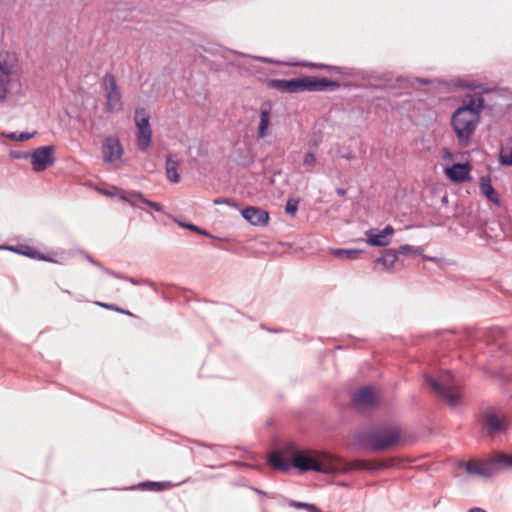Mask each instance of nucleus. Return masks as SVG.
Here are the masks:
<instances>
[{
  "label": "nucleus",
  "mask_w": 512,
  "mask_h": 512,
  "mask_svg": "<svg viewBox=\"0 0 512 512\" xmlns=\"http://www.w3.org/2000/svg\"><path fill=\"white\" fill-rule=\"evenodd\" d=\"M303 65L313 67V68L325 69L330 73H339L340 72V69L335 66H327V65L315 64V63H303Z\"/></svg>",
  "instance_id": "30"
},
{
  "label": "nucleus",
  "mask_w": 512,
  "mask_h": 512,
  "mask_svg": "<svg viewBox=\"0 0 512 512\" xmlns=\"http://www.w3.org/2000/svg\"><path fill=\"white\" fill-rule=\"evenodd\" d=\"M289 505L298 509L305 508L309 512H321L315 505L309 503L291 501Z\"/></svg>",
  "instance_id": "28"
},
{
  "label": "nucleus",
  "mask_w": 512,
  "mask_h": 512,
  "mask_svg": "<svg viewBox=\"0 0 512 512\" xmlns=\"http://www.w3.org/2000/svg\"><path fill=\"white\" fill-rule=\"evenodd\" d=\"M331 253L341 259H356L359 255V251L356 249H333Z\"/></svg>",
  "instance_id": "23"
},
{
  "label": "nucleus",
  "mask_w": 512,
  "mask_h": 512,
  "mask_svg": "<svg viewBox=\"0 0 512 512\" xmlns=\"http://www.w3.org/2000/svg\"><path fill=\"white\" fill-rule=\"evenodd\" d=\"M468 512H486V511L482 508L474 507V508H471L470 510H468Z\"/></svg>",
  "instance_id": "40"
},
{
  "label": "nucleus",
  "mask_w": 512,
  "mask_h": 512,
  "mask_svg": "<svg viewBox=\"0 0 512 512\" xmlns=\"http://www.w3.org/2000/svg\"><path fill=\"white\" fill-rule=\"evenodd\" d=\"M298 209V202L295 200H289L286 203L285 211L288 214L294 215Z\"/></svg>",
  "instance_id": "32"
},
{
  "label": "nucleus",
  "mask_w": 512,
  "mask_h": 512,
  "mask_svg": "<svg viewBox=\"0 0 512 512\" xmlns=\"http://www.w3.org/2000/svg\"><path fill=\"white\" fill-rule=\"evenodd\" d=\"M168 485L169 484L165 482H143L139 487L145 490L160 491Z\"/></svg>",
  "instance_id": "26"
},
{
  "label": "nucleus",
  "mask_w": 512,
  "mask_h": 512,
  "mask_svg": "<svg viewBox=\"0 0 512 512\" xmlns=\"http://www.w3.org/2000/svg\"><path fill=\"white\" fill-rule=\"evenodd\" d=\"M136 126L137 146L141 151H146L152 139V129L149 123V115L144 109H137L134 115Z\"/></svg>",
  "instance_id": "9"
},
{
  "label": "nucleus",
  "mask_w": 512,
  "mask_h": 512,
  "mask_svg": "<svg viewBox=\"0 0 512 512\" xmlns=\"http://www.w3.org/2000/svg\"><path fill=\"white\" fill-rule=\"evenodd\" d=\"M483 427L491 436L500 435L507 429V420L500 413L488 411L483 417Z\"/></svg>",
  "instance_id": "13"
},
{
  "label": "nucleus",
  "mask_w": 512,
  "mask_h": 512,
  "mask_svg": "<svg viewBox=\"0 0 512 512\" xmlns=\"http://www.w3.org/2000/svg\"><path fill=\"white\" fill-rule=\"evenodd\" d=\"M431 388L450 406H456L461 397L460 383L446 371L441 372L437 378L425 377Z\"/></svg>",
  "instance_id": "6"
},
{
  "label": "nucleus",
  "mask_w": 512,
  "mask_h": 512,
  "mask_svg": "<svg viewBox=\"0 0 512 512\" xmlns=\"http://www.w3.org/2000/svg\"><path fill=\"white\" fill-rule=\"evenodd\" d=\"M138 202H141V201L139 199H137V198L132 197L131 199H129V203L128 204H130L134 208H138L139 207L138 206Z\"/></svg>",
  "instance_id": "38"
},
{
  "label": "nucleus",
  "mask_w": 512,
  "mask_h": 512,
  "mask_svg": "<svg viewBox=\"0 0 512 512\" xmlns=\"http://www.w3.org/2000/svg\"><path fill=\"white\" fill-rule=\"evenodd\" d=\"M301 165L306 172L313 170L317 165V155L314 150L310 149L304 154Z\"/></svg>",
  "instance_id": "21"
},
{
  "label": "nucleus",
  "mask_w": 512,
  "mask_h": 512,
  "mask_svg": "<svg viewBox=\"0 0 512 512\" xmlns=\"http://www.w3.org/2000/svg\"><path fill=\"white\" fill-rule=\"evenodd\" d=\"M124 149L117 137L109 136L102 143V159L105 163L119 168L123 161Z\"/></svg>",
  "instance_id": "11"
},
{
  "label": "nucleus",
  "mask_w": 512,
  "mask_h": 512,
  "mask_svg": "<svg viewBox=\"0 0 512 512\" xmlns=\"http://www.w3.org/2000/svg\"><path fill=\"white\" fill-rule=\"evenodd\" d=\"M104 96L106 100V111L109 113H118L122 110L123 102L121 92L112 75L107 74L102 83Z\"/></svg>",
  "instance_id": "8"
},
{
  "label": "nucleus",
  "mask_w": 512,
  "mask_h": 512,
  "mask_svg": "<svg viewBox=\"0 0 512 512\" xmlns=\"http://www.w3.org/2000/svg\"><path fill=\"white\" fill-rule=\"evenodd\" d=\"M23 157L24 159L30 158L32 170L34 172H41L54 163V147L41 146L32 152H25Z\"/></svg>",
  "instance_id": "10"
},
{
  "label": "nucleus",
  "mask_w": 512,
  "mask_h": 512,
  "mask_svg": "<svg viewBox=\"0 0 512 512\" xmlns=\"http://www.w3.org/2000/svg\"><path fill=\"white\" fill-rule=\"evenodd\" d=\"M393 234L394 228L390 225H387L382 230L371 228L365 231V242L369 246L385 247L390 244Z\"/></svg>",
  "instance_id": "12"
},
{
  "label": "nucleus",
  "mask_w": 512,
  "mask_h": 512,
  "mask_svg": "<svg viewBox=\"0 0 512 512\" xmlns=\"http://www.w3.org/2000/svg\"><path fill=\"white\" fill-rule=\"evenodd\" d=\"M401 430L398 426H390L368 432H359L356 439L359 443H366L373 451H381L398 443Z\"/></svg>",
  "instance_id": "5"
},
{
  "label": "nucleus",
  "mask_w": 512,
  "mask_h": 512,
  "mask_svg": "<svg viewBox=\"0 0 512 512\" xmlns=\"http://www.w3.org/2000/svg\"><path fill=\"white\" fill-rule=\"evenodd\" d=\"M267 461L272 468L281 472L295 468L300 472L314 471L329 475H343L356 469L379 470L390 465L387 462L370 463L362 460L348 462L324 450L299 449L293 444L271 452Z\"/></svg>",
  "instance_id": "1"
},
{
  "label": "nucleus",
  "mask_w": 512,
  "mask_h": 512,
  "mask_svg": "<svg viewBox=\"0 0 512 512\" xmlns=\"http://www.w3.org/2000/svg\"><path fill=\"white\" fill-rule=\"evenodd\" d=\"M337 193H338L339 195H344V194H345V191H344L343 189H338V190H337Z\"/></svg>",
  "instance_id": "43"
},
{
  "label": "nucleus",
  "mask_w": 512,
  "mask_h": 512,
  "mask_svg": "<svg viewBox=\"0 0 512 512\" xmlns=\"http://www.w3.org/2000/svg\"><path fill=\"white\" fill-rule=\"evenodd\" d=\"M256 60L258 61H261V62H265V63H272L273 61L268 59V58H265V57H255Z\"/></svg>",
  "instance_id": "39"
},
{
  "label": "nucleus",
  "mask_w": 512,
  "mask_h": 512,
  "mask_svg": "<svg viewBox=\"0 0 512 512\" xmlns=\"http://www.w3.org/2000/svg\"><path fill=\"white\" fill-rule=\"evenodd\" d=\"M484 107V100L481 96H474L457 108L451 117V125L457 136L458 142L466 146L479 122L480 114Z\"/></svg>",
  "instance_id": "3"
},
{
  "label": "nucleus",
  "mask_w": 512,
  "mask_h": 512,
  "mask_svg": "<svg viewBox=\"0 0 512 512\" xmlns=\"http://www.w3.org/2000/svg\"><path fill=\"white\" fill-rule=\"evenodd\" d=\"M21 68L16 53L0 52V104L16 105L24 96Z\"/></svg>",
  "instance_id": "2"
},
{
  "label": "nucleus",
  "mask_w": 512,
  "mask_h": 512,
  "mask_svg": "<svg viewBox=\"0 0 512 512\" xmlns=\"http://www.w3.org/2000/svg\"><path fill=\"white\" fill-rule=\"evenodd\" d=\"M183 228H186L190 231H194L198 234H201V235H206L208 236V233L206 231H204L203 229L199 228L198 226L194 225V224H185V223H181L180 224Z\"/></svg>",
  "instance_id": "33"
},
{
  "label": "nucleus",
  "mask_w": 512,
  "mask_h": 512,
  "mask_svg": "<svg viewBox=\"0 0 512 512\" xmlns=\"http://www.w3.org/2000/svg\"><path fill=\"white\" fill-rule=\"evenodd\" d=\"M377 400V392L370 386L359 389L354 395L355 403L361 407L372 406L377 402Z\"/></svg>",
  "instance_id": "17"
},
{
  "label": "nucleus",
  "mask_w": 512,
  "mask_h": 512,
  "mask_svg": "<svg viewBox=\"0 0 512 512\" xmlns=\"http://www.w3.org/2000/svg\"><path fill=\"white\" fill-rule=\"evenodd\" d=\"M499 162L503 166H512V144H508L500 149Z\"/></svg>",
  "instance_id": "22"
},
{
  "label": "nucleus",
  "mask_w": 512,
  "mask_h": 512,
  "mask_svg": "<svg viewBox=\"0 0 512 512\" xmlns=\"http://www.w3.org/2000/svg\"><path fill=\"white\" fill-rule=\"evenodd\" d=\"M323 141V135L319 130H314L308 137L306 145L309 149L314 150L319 147Z\"/></svg>",
  "instance_id": "25"
},
{
  "label": "nucleus",
  "mask_w": 512,
  "mask_h": 512,
  "mask_svg": "<svg viewBox=\"0 0 512 512\" xmlns=\"http://www.w3.org/2000/svg\"><path fill=\"white\" fill-rule=\"evenodd\" d=\"M271 126V105L264 103L260 107V119L257 129V138L265 139L270 135Z\"/></svg>",
  "instance_id": "14"
},
{
  "label": "nucleus",
  "mask_w": 512,
  "mask_h": 512,
  "mask_svg": "<svg viewBox=\"0 0 512 512\" xmlns=\"http://www.w3.org/2000/svg\"><path fill=\"white\" fill-rule=\"evenodd\" d=\"M96 304L98 306H101L103 308H106V309H110V310H114V311H117L119 313H122V314H125V315H129V316H132V313L127 311V310H124V309H121L117 306H114V305H109V304H106V303H102V302H96Z\"/></svg>",
  "instance_id": "31"
},
{
  "label": "nucleus",
  "mask_w": 512,
  "mask_h": 512,
  "mask_svg": "<svg viewBox=\"0 0 512 512\" xmlns=\"http://www.w3.org/2000/svg\"><path fill=\"white\" fill-rule=\"evenodd\" d=\"M398 253L399 252L394 249H386L376 262L382 264L385 269H390L396 263L398 259Z\"/></svg>",
  "instance_id": "20"
},
{
  "label": "nucleus",
  "mask_w": 512,
  "mask_h": 512,
  "mask_svg": "<svg viewBox=\"0 0 512 512\" xmlns=\"http://www.w3.org/2000/svg\"><path fill=\"white\" fill-rule=\"evenodd\" d=\"M328 85L329 82L326 79H317L310 76L298 79L272 81V87L288 93H295L299 91H319L324 90Z\"/></svg>",
  "instance_id": "7"
},
{
  "label": "nucleus",
  "mask_w": 512,
  "mask_h": 512,
  "mask_svg": "<svg viewBox=\"0 0 512 512\" xmlns=\"http://www.w3.org/2000/svg\"><path fill=\"white\" fill-rule=\"evenodd\" d=\"M2 135L8 139L13 140V141H17V139H18V132H9V133L3 132Z\"/></svg>",
  "instance_id": "36"
},
{
  "label": "nucleus",
  "mask_w": 512,
  "mask_h": 512,
  "mask_svg": "<svg viewBox=\"0 0 512 512\" xmlns=\"http://www.w3.org/2000/svg\"><path fill=\"white\" fill-rule=\"evenodd\" d=\"M177 164L175 161H173L171 158L167 159L166 162V174L168 179L173 182L177 183L179 181V175L177 173Z\"/></svg>",
  "instance_id": "24"
},
{
  "label": "nucleus",
  "mask_w": 512,
  "mask_h": 512,
  "mask_svg": "<svg viewBox=\"0 0 512 512\" xmlns=\"http://www.w3.org/2000/svg\"><path fill=\"white\" fill-rule=\"evenodd\" d=\"M135 195H141V194L137 193V192L121 191L119 197L121 200L129 203V199H131L132 197L137 198Z\"/></svg>",
  "instance_id": "34"
},
{
  "label": "nucleus",
  "mask_w": 512,
  "mask_h": 512,
  "mask_svg": "<svg viewBox=\"0 0 512 512\" xmlns=\"http://www.w3.org/2000/svg\"><path fill=\"white\" fill-rule=\"evenodd\" d=\"M459 467L463 468L471 477L489 478L502 468L512 467V456L498 453L485 461L461 462Z\"/></svg>",
  "instance_id": "4"
},
{
  "label": "nucleus",
  "mask_w": 512,
  "mask_h": 512,
  "mask_svg": "<svg viewBox=\"0 0 512 512\" xmlns=\"http://www.w3.org/2000/svg\"><path fill=\"white\" fill-rule=\"evenodd\" d=\"M99 192L108 196V197H114L116 194L112 190L109 189H99Z\"/></svg>",
  "instance_id": "37"
},
{
  "label": "nucleus",
  "mask_w": 512,
  "mask_h": 512,
  "mask_svg": "<svg viewBox=\"0 0 512 512\" xmlns=\"http://www.w3.org/2000/svg\"><path fill=\"white\" fill-rule=\"evenodd\" d=\"M0 250H9V251L15 252L17 254L24 255V256H27L29 258L36 259V260H42V261H47V262H52V263H59V264L61 263V261L54 259L52 257H47L29 246L15 247V246L3 245V246H0Z\"/></svg>",
  "instance_id": "15"
},
{
  "label": "nucleus",
  "mask_w": 512,
  "mask_h": 512,
  "mask_svg": "<svg viewBox=\"0 0 512 512\" xmlns=\"http://www.w3.org/2000/svg\"><path fill=\"white\" fill-rule=\"evenodd\" d=\"M480 191L486 198L496 205H500V200L497 192L494 190L491 184V178L489 176H483L480 179Z\"/></svg>",
  "instance_id": "19"
},
{
  "label": "nucleus",
  "mask_w": 512,
  "mask_h": 512,
  "mask_svg": "<svg viewBox=\"0 0 512 512\" xmlns=\"http://www.w3.org/2000/svg\"><path fill=\"white\" fill-rule=\"evenodd\" d=\"M398 252H399L400 254H404V255H407V254L421 255V254H422V249H421V248H418V247H417V248H415V247H413V246H411V245H407V244H405V245H401V246L399 247Z\"/></svg>",
  "instance_id": "27"
},
{
  "label": "nucleus",
  "mask_w": 512,
  "mask_h": 512,
  "mask_svg": "<svg viewBox=\"0 0 512 512\" xmlns=\"http://www.w3.org/2000/svg\"><path fill=\"white\" fill-rule=\"evenodd\" d=\"M24 153H25V152H23V153H13V157H15V158H24V157H23V154H24Z\"/></svg>",
  "instance_id": "41"
},
{
  "label": "nucleus",
  "mask_w": 512,
  "mask_h": 512,
  "mask_svg": "<svg viewBox=\"0 0 512 512\" xmlns=\"http://www.w3.org/2000/svg\"><path fill=\"white\" fill-rule=\"evenodd\" d=\"M35 135V132L29 133V132H18V139L17 141H27L30 138H32Z\"/></svg>",
  "instance_id": "35"
},
{
  "label": "nucleus",
  "mask_w": 512,
  "mask_h": 512,
  "mask_svg": "<svg viewBox=\"0 0 512 512\" xmlns=\"http://www.w3.org/2000/svg\"><path fill=\"white\" fill-rule=\"evenodd\" d=\"M243 218L254 226H262L268 222V213L260 208L247 207L241 210Z\"/></svg>",
  "instance_id": "16"
},
{
  "label": "nucleus",
  "mask_w": 512,
  "mask_h": 512,
  "mask_svg": "<svg viewBox=\"0 0 512 512\" xmlns=\"http://www.w3.org/2000/svg\"><path fill=\"white\" fill-rule=\"evenodd\" d=\"M222 202H223V201H221V200H219V199L214 200V204H220V203H222ZM224 202H225V203H229V201H228V200H225Z\"/></svg>",
  "instance_id": "42"
},
{
  "label": "nucleus",
  "mask_w": 512,
  "mask_h": 512,
  "mask_svg": "<svg viewBox=\"0 0 512 512\" xmlns=\"http://www.w3.org/2000/svg\"><path fill=\"white\" fill-rule=\"evenodd\" d=\"M470 170L468 164L456 163L445 168V174L453 182H464L469 179Z\"/></svg>",
  "instance_id": "18"
},
{
  "label": "nucleus",
  "mask_w": 512,
  "mask_h": 512,
  "mask_svg": "<svg viewBox=\"0 0 512 512\" xmlns=\"http://www.w3.org/2000/svg\"><path fill=\"white\" fill-rule=\"evenodd\" d=\"M135 196L138 197V199L141 201V203L149 206L153 210H155L157 212H164V209L160 204L146 199L143 195H135Z\"/></svg>",
  "instance_id": "29"
}]
</instances>
